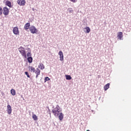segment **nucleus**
I'll return each instance as SVG.
<instances>
[{"label":"nucleus","instance_id":"f257e3e1","mask_svg":"<svg viewBox=\"0 0 131 131\" xmlns=\"http://www.w3.org/2000/svg\"><path fill=\"white\" fill-rule=\"evenodd\" d=\"M52 113L56 117H58L61 121L63 120V118H64V115L63 113L61 112V110H60V106L58 105H56V107L52 110Z\"/></svg>","mask_w":131,"mask_h":131},{"label":"nucleus","instance_id":"f03ea898","mask_svg":"<svg viewBox=\"0 0 131 131\" xmlns=\"http://www.w3.org/2000/svg\"><path fill=\"white\" fill-rule=\"evenodd\" d=\"M18 51L23 57L26 59L27 58V56H26V51H25V49H24V48L20 47L18 48Z\"/></svg>","mask_w":131,"mask_h":131},{"label":"nucleus","instance_id":"7ed1b4c3","mask_svg":"<svg viewBox=\"0 0 131 131\" xmlns=\"http://www.w3.org/2000/svg\"><path fill=\"white\" fill-rule=\"evenodd\" d=\"M31 33H33V34H34V33H37V29L34 27V26H31L29 29Z\"/></svg>","mask_w":131,"mask_h":131},{"label":"nucleus","instance_id":"20e7f679","mask_svg":"<svg viewBox=\"0 0 131 131\" xmlns=\"http://www.w3.org/2000/svg\"><path fill=\"white\" fill-rule=\"evenodd\" d=\"M3 14L5 16H8L10 13V10L8 9L7 7H5L3 9Z\"/></svg>","mask_w":131,"mask_h":131},{"label":"nucleus","instance_id":"39448f33","mask_svg":"<svg viewBox=\"0 0 131 131\" xmlns=\"http://www.w3.org/2000/svg\"><path fill=\"white\" fill-rule=\"evenodd\" d=\"M12 31L15 35H19L20 34V32L19 31V28L17 27L13 28Z\"/></svg>","mask_w":131,"mask_h":131},{"label":"nucleus","instance_id":"423d86ee","mask_svg":"<svg viewBox=\"0 0 131 131\" xmlns=\"http://www.w3.org/2000/svg\"><path fill=\"white\" fill-rule=\"evenodd\" d=\"M17 3L19 6H25V4H26V1L25 0H17Z\"/></svg>","mask_w":131,"mask_h":131},{"label":"nucleus","instance_id":"0eeeda50","mask_svg":"<svg viewBox=\"0 0 131 131\" xmlns=\"http://www.w3.org/2000/svg\"><path fill=\"white\" fill-rule=\"evenodd\" d=\"M58 55L60 58V61L64 60V55H63V52L62 51H59L58 52Z\"/></svg>","mask_w":131,"mask_h":131},{"label":"nucleus","instance_id":"6e6552de","mask_svg":"<svg viewBox=\"0 0 131 131\" xmlns=\"http://www.w3.org/2000/svg\"><path fill=\"white\" fill-rule=\"evenodd\" d=\"M30 23H27L25 25L24 28L25 30H28V29H30Z\"/></svg>","mask_w":131,"mask_h":131},{"label":"nucleus","instance_id":"1a4fd4ad","mask_svg":"<svg viewBox=\"0 0 131 131\" xmlns=\"http://www.w3.org/2000/svg\"><path fill=\"white\" fill-rule=\"evenodd\" d=\"M34 73L36 74V78H37V77H38V75H40V70H39L38 68H37Z\"/></svg>","mask_w":131,"mask_h":131},{"label":"nucleus","instance_id":"9d476101","mask_svg":"<svg viewBox=\"0 0 131 131\" xmlns=\"http://www.w3.org/2000/svg\"><path fill=\"white\" fill-rule=\"evenodd\" d=\"M7 111L8 114H9V115H10V114H12V107L11 106V105H7Z\"/></svg>","mask_w":131,"mask_h":131},{"label":"nucleus","instance_id":"9b49d317","mask_svg":"<svg viewBox=\"0 0 131 131\" xmlns=\"http://www.w3.org/2000/svg\"><path fill=\"white\" fill-rule=\"evenodd\" d=\"M123 36V35L122 34V32H120L118 33L117 37L118 39H120V40H121V39L122 38Z\"/></svg>","mask_w":131,"mask_h":131},{"label":"nucleus","instance_id":"f8f14e48","mask_svg":"<svg viewBox=\"0 0 131 131\" xmlns=\"http://www.w3.org/2000/svg\"><path fill=\"white\" fill-rule=\"evenodd\" d=\"M5 5L9 8H12V3H11L9 1H7L5 3Z\"/></svg>","mask_w":131,"mask_h":131},{"label":"nucleus","instance_id":"ddd939ff","mask_svg":"<svg viewBox=\"0 0 131 131\" xmlns=\"http://www.w3.org/2000/svg\"><path fill=\"white\" fill-rule=\"evenodd\" d=\"M109 88H110V83H108L107 84H105L104 86L103 89H104V91H107V90H108V89H109Z\"/></svg>","mask_w":131,"mask_h":131},{"label":"nucleus","instance_id":"4468645a","mask_svg":"<svg viewBox=\"0 0 131 131\" xmlns=\"http://www.w3.org/2000/svg\"><path fill=\"white\" fill-rule=\"evenodd\" d=\"M38 68L40 69L41 70H43L45 69V65L42 63H40L38 66Z\"/></svg>","mask_w":131,"mask_h":131},{"label":"nucleus","instance_id":"2eb2a0df","mask_svg":"<svg viewBox=\"0 0 131 131\" xmlns=\"http://www.w3.org/2000/svg\"><path fill=\"white\" fill-rule=\"evenodd\" d=\"M29 70H30L31 72H35V68L33 67H31V66H29Z\"/></svg>","mask_w":131,"mask_h":131},{"label":"nucleus","instance_id":"dca6fc26","mask_svg":"<svg viewBox=\"0 0 131 131\" xmlns=\"http://www.w3.org/2000/svg\"><path fill=\"white\" fill-rule=\"evenodd\" d=\"M85 31L84 32L85 33H90V31H91V29L90 28V27H86L85 28H84Z\"/></svg>","mask_w":131,"mask_h":131},{"label":"nucleus","instance_id":"f3484780","mask_svg":"<svg viewBox=\"0 0 131 131\" xmlns=\"http://www.w3.org/2000/svg\"><path fill=\"white\" fill-rule=\"evenodd\" d=\"M10 92L12 96H15L16 95V91H15L14 89H11Z\"/></svg>","mask_w":131,"mask_h":131},{"label":"nucleus","instance_id":"a211bd4d","mask_svg":"<svg viewBox=\"0 0 131 131\" xmlns=\"http://www.w3.org/2000/svg\"><path fill=\"white\" fill-rule=\"evenodd\" d=\"M32 118H33V119L34 120H35V121H36V120H37V119H38V118H37V116L36 115H35V114H33V115H32Z\"/></svg>","mask_w":131,"mask_h":131},{"label":"nucleus","instance_id":"6ab92c4d","mask_svg":"<svg viewBox=\"0 0 131 131\" xmlns=\"http://www.w3.org/2000/svg\"><path fill=\"white\" fill-rule=\"evenodd\" d=\"M28 61L29 62V63H32V61H33V58L31 57H29L28 58Z\"/></svg>","mask_w":131,"mask_h":131},{"label":"nucleus","instance_id":"aec40b11","mask_svg":"<svg viewBox=\"0 0 131 131\" xmlns=\"http://www.w3.org/2000/svg\"><path fill=\"white\" fill-rule=\"evenodd\" d=\"M66 79H67V80H70V79H71V78H72L71 77V75H66Z\"/></svg>","mask_w":131,"mask_h":131},{"label":"nucleus","instance_id":"412c9836","mask_svg":"<svg viewBox=\"0 0 131 131\" xmlns=\"http://www.w3.org/2000/svg\"><path fill=\"white\" fill-rule=\"evenodd\" d=\"M48 80H50V78L48 77H46L45 78V82H47Z\"/></svg>","mask_w":131,"mask_h":131},{"label":"nucleus","instance_id":"4be33fe9","mask_svg":"<svg viewBox=\"0 0 131 131\" xmlns=\"http://www.w3.org/2000/svg\"><path fill=\"white\" fill-rule=\"evenodd\" d=\"M2 15H3V8L0 7V16H2Z\"/></svg>","mask_w":131,"mask_h":131},{"label":"nucleus","instance_id":"5701e85b","mask_svg":"<svg viewBox=\"0 0 131 131\" xmlns=\"http://www.w3.org/2000/svg\"><path fill=\"white\" fill-rule=\"evenodd\" d=\"M25 73L26 75H27V77H28L29 78L30 77V76L29 75V74H28V72H25Z\"/></svg>","mask_w":131,"mask_h":131},{"label":"nucleus","instance_id":"b1692460","mask_svg":"<svg viewBox=\"0 0 131 131\" xmlns=\"http://www.w3.org/2000/svg\"><path fill=\"white\" fill-rule=\"evenodd\" d=\"M27 57H31V52H28L27 54Z\"/></svg>","mask_w":131,"mask_h":131},{"label":"nucleus","instance_id":"393cba45","mask_svg":"<svg viewBox=\"0 0 131 131\" xmlns=\"http://www.w3.org/2000/svg\"><path fill=\"white\" fill-rule=\"evenodd\" d=\"M72 3H76L77 2V0H70Z\"/></svg>","mask_w":131,"mask_h":131},{"label":"nucleus","instance_id":"a878e982","mask_svg":"<svg viewBox=\"0 0 131 131\" xmlns=\"http://www.w3.org/2000/svg\"><path fill=\"white\" fill-rule=\"evenodd\" d=\"M70 12H73V10H70Z\"/></svg>","mask_w":131,"mask_h":131}]
</instances>
